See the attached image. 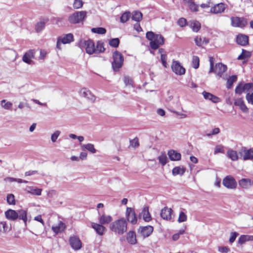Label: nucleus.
<instances>
[{
	"label": "nucleus",
	"mask_w": 253,
	"mask_h": 253,
	"mask_svg": "<svg viewBox=\"0 0 253 253\" xmlns=\"http://www.w3.org/2000/svg\"><path fill=\"white\" fill-rule=\"evenodd\" d=\"M127 223L124 218H120L112 222L109 226L110 230L116 234L123 235L127 231Z\"/></svg>",
	"instance_id": "nucleus-1"
},
{
	"label": "nucleus",
	"mask_w": 253,
	"mask_h": 253,
	"mask_svg": "<svg viewBox=\"0 0 253 253\" xmlns=\"http://www.w3.org/2000/svg\"><path fill=\"white\" fill-rule=\"evenodd\" d=\"M5 216L6 218L11 221H15L17 219L22 220L25 225L27 224V212L24 210H18L17 211L9 209L5 211Z\"/></svg>",
	"instance_id": "nucleus-2"
},
{
	"label": "nucleus",
	"mask_w": 253,
	"mask_h": 253,
	"mask_svg": "<svg viewBox=\"0 0 253 253\" xmlns=\"http://www.w3.org/2000/svg\"><path fill=\"white\" fill-rule=\"evenodd\" d=\"M146 38L150 41L151 47L155 50L164 43L163 37L161 35H155L153 32H148L146 33Z\"/></svg>",
	"instance_id": "nucleus-3"
},
{
	"label": "nucleus",
	"mask_w": 253,
	"mask_h": 253,
	"mask_svg": "<svg viewBox=\"0 0 253 253\" xmlns=\"http://www.w3.org/2000/svg\"><path fill=\"white\" fill-rule=\"evenodd\" d=\"M210 73L213 72L218 77L221 78L223 74L227 70V66L221 63H218L215 64V66H213V58L210 57Z\"/></svg>",
	"instance_id": "nucleus-4"
},
{
	"label": "nucleus",
	"mask_w": 253,
	"mask_h": 253,
	"mask_svg": "<svg viewBox=\"0 0 253 253\" xmlns=\"http://www.w3.org/2000/svg\"><path fill=\"white\" fill-rule=\"evenodd\" d=\"M113 58L112 68L114 71L118 72L123 66L124 61V56L121 52L116 51L113 53Z\"/></svg>",
	"instance_id": "nucleus-5"
},
{
	"label": "nucleus",
	"mask_w": 253,
	"mask_h": 253,
	"mask_svg": "<svg viewBox=\"0 0 253 253\" xmlns=\"http://www.w3.org/2000/svg\"><path fill=\"white\" fill-rule=\"evenodd\" d=\"M85 11H78L74 13L68 17V21L71 24H77L83 22L86 17Z\"/></svg>",
	"instance_id": "nucleus-6"
},
{
	"label": "nucleus",
	"mask_w": 253,
	"mask_h": 253,
	"mask_svg": "<svg viewBox=\"0 0 253 253\" xmlns=\"http://www.w3.org/2000/svg\"><path fill=\"white\" fill-rule=\"evenodd\" d=\"M79 46L81 48H85L86 53L89 54L94 53L95 45L93 42L90 40H81L79 42Z\"/></svg>",
	"instance_id": "nucleus-7"
},
{
	"label": "nucleus",
	"mask_w": 253,
	"mask_h": 253,
	"mask_svg": "<svg viewBox=\"0 0 253 253\" xmlns=\"http://www.w3.org/2000/svg\"><path fill=\"white\" fill-rule=\"evenodd\" d=\"M74 41V36L72 34L69 33L65 34L62 36H60L58 38L56 47L59 50L61 49V44H68Z\"/></svg>",
	"instance_id": "nucleus-8"
},
{
	"label": "nucleus",
	"mask_w": 253,
	"mask_h": 253,
	"mask_svg": "<svg viewBox=\"0 0 253 253\" xmlns=\"http://www.w3.org/2000/svg\"><path fill=\"white\" fill-rule=\"evenodd\" d=\"M222 184L226 188L229 189H235L237 186L236 180L230 175L226 176L223 179Z\"/></svg>",
	"instance_id": "nucleus-9"
},
{
	"label": "nucleus",
	"mask_w": 253,
	"mask_h": 253,
	"mask_svg": "<svg viewBox=\"0 0 253 253\" xmlns=\"http://www.w3.org/2000/svg\"><path fill=\"white\" fill-rule=\"evenodd\" d=\"M231 25L233 27L243 28L248 24L247 19L244 18L233 17L231 18Z\"/></svg>",
	"instance_id": "nucleus-10"
},
{
	"label": "nucleus",
	"mask_w": 253,
	"mask_h": 253,
	"mask_svg": "<svg viewBox=\"0 0 253 253\" xmlns=\"http://www.w3.org/2000/svg\"><path fill=\"white\" fill-rule=\"evenodd\" d=\"M69 241L71 248L73 250L78 251L81 249L82 243L78 237L74 235L70 237Z\"/></svg>",
	"instance_id": "nucleus-11"
},
{
	"label": "nucleus",
	"mask_w": 253,
	"mask_h": 253,
	"mask_svg": "<svg viewBox=\"0 0 253 253\" xmlns=\"http://www.w3.org/2000/svg\"><path fill=\"white\" fill-rule=\"evenodd\" d=\"M171 67L172 71L177 75H183L185 73V68L177 61H173Z\"/></svg>",
	"instance_id": "nucleus-12"
},
{
	"label": "nucleus",
	"mask_w": 253,
	"mask_h": 253,
	"mask_svg": "<svg viewBox=\"0 0 253 253\" xmlns=\"http://www.w3.org/2000/svg\"><path fill=\"white\" fill-rule=\"evenodd\" d=\"M127 220L131 223L134 224L137 222V217L134 211L131 208H127L126 212Z\"/></svg>",
	"instance_id": "nucleus-13"
},
{
	"label": "nucleus",
	"mask_w": 253,
	"mask_h": 253,
	"mask_svg": "<svg viewBox=\"0 0 253 253\" xmlns=\"http://www.w3.org/2000/svg\"><path fill=\"white\" fill-rule=\"evenodd\" d=\"M226 8L225 4L223 3H219L212 5L210 12L215 14H220L224 12Z\"/></svg>",
	"instance_id": "nucleus-14"
},
{
	"label": "nucleus",
	"mask_w": 253,
	"mask_h": 253,
	"mask_svg": "<svg viewBox=\"0 0 253 253\" xmlns=\"http://www.w3.org/2000/svg\"><path fill=\"white\" fill-rule=\"evenodd\" d=\"M35 53L36 51L34 49L29 50L23 56V61L28 64H32L33 62L32 59L35 58Z\"/></svg>",
	"instance_id": "nucleus-15"
},
{
	"label": "nucleus",
	"mask_w": 253,
	"mask_h": 253,
	"mask_svg": "<svg viewBox=\"0 0 253 253\" xmlns=\"http://www.w3.org/2000/svg\"><path fill=\"white\" fill-rule=\"evenodd\" d=\"M80 94L81 96L86 98L92 102L96 99L95 96L86 88H82L80 91Z\"/></svg>",
	"instance_id": "nucleus-16"
},
{
	"label": "nucleus",
	"mask_w": 253,
	"mask_h": 253,
	"mask_svg": "<svg viewBox=\"0 0 253 253\" xmlns=\"http://www.w3.org/2000/svg\"><path fill=\"white\" fill-rule=\"evenodd\" d=\"M172 212L173 211L171 208L165 207L162 209L160 215L163 219L167 220H169L172 218Z\"/></svg>",
	"instance_id": "nucleus-17"
},
{
	"label": "nucleus",
	"mask_w": 253,
	"mask_h": 253,
	"mask_svg": "<svg viewBox=\"0 0 253 253\" xmlns=\"http://www.w3.org/2000/svg\"><path fill=\"white\" fill-rule=\"evenodd\" d=\"M139 231L144 237H147L152 233L153 227L150 225L140 227Z\"/></svg>",
	"instance_id": "nucleus-18"
},
{
	"label": "nucleus",
	"mask_w": 253,
	"mask_h": 253,
	"mask_svg": "<svg viewBox=\"0 0 253 253\" xmlns=\"http://www.w3.org/2000/svg\"><path fill=\"white\" fill-rule=\"evenodd\" d=\"M239 185L243 189H248L253 184L252 181L250 178H242L238 181Z\"/></svg>",
	"instance_id": "nucleus-19"
},
{
	"label": "nucleus",
	"mask_w": 253,
	"mask_h": 253,
	"mask_svg": "<svg viewBox=\"0 0 253 253\" xmlns=\"http://www.w3.org/2000/svg\"><path fill=\"white\" fill-rule=\"evenodd\" d=\"M91 227L98 235L101 236L103 235L106 231V228L100 223L97 224L93 222L91 223Z\"/></svg>",
	"instance_id": "nucleus-20"
},
{
	"label": "nucleus",
	"mask_w": 253,
	"mask_h": 253,
	"mask_svg": "<svg viewBox=\"0 0 253 253\" xmlns=\"http://www.w3.org/2000/svg\"><path fill=\"white\" fill-rule=\"evenodd\" d=\"M202 94L205 99L211 100L213 103H218L220 101L219 98L211 93L204 91L203 92Z\"/></svg>",
	"instance_id": "nucleus-21"
},
{
	"label": "nucleus",
	"mask_w": 253,
	"mask_h": 253,
	"mask_svg": "<svg viewBox=\"0 0 253 253\" xmlns=\"http://www.w3.org/2000/svg\"><path fill=\"white\" fill-rule=\"evenodd\" d=\"M237 42L242 46H245L248 43V37L245 35L239 34L236 38Z\"/></svg>",
	"instance_id": "nucleus-22"
},
{
	"label": "nucleus",
	"mask_w": 253,
	"mask_h": 253,
	"mask_svg": "<svg viewBox=\"0 0 253 253\" xmlns=\"http://www.w3.org/2000/svg\"><path fill=\"white\" fill-rule=\"evenodd\" d=\"M66 225L62 221H60L57 225L52 227V231L56 234L62 232L64 231L66 228Z\"/></svg>",
	"instance_id": "nucleus-23"
},
{
	"label": "nucleus",
	"mask_w": 253,
	"mask_h": 253,
	"mask_svg": "<svg viewBox=\"0 0 253 253\" xmlns=\"http://www.w3.org/2000/svg\"><path fill=\"white\" fill-rule=\"evenodd\" d=\"M168 155L171 161H179L181 159V154L173 150L169 151Z\"/></svg>",
	"instance_id": "nucleus-24"
},
{
	"label": "nucleus",
	"mask_w": 253,
	"mask_h": 253,
	"mask_svg": "<svg viewBox=\"0 0 253 253\" xmlns=\"http://www.w3.org/2000/svg\"><path fill=\"white\" fill-rule=\"evenodd\" d=\"M194 41L197 46H201L204 44L209 43V41L206 38L202 37L200 36H197L195 37Z\"/></svg>",
	"instance_id": "nucleus-25"
},
{
	"label": "nucleus",
	"mask_w": 253,
	"mask_h": 253,
	"mask_svg": "<svg viewBox=\"0 0 253 253\" xmlns=\"http://www.w3.org/2000/svg\"><path fill=\"white\" fill-rule=\"evenodd\" d=\"M234 104L236 106H238L243 112L247 113L248 112V108L242 99L238 98L236 99L234 101Z\"/></svg>",
	"instance_id": "nucleus-26"
},
{
	"label": "nucleus",
	"mask_w": 253,
	"mask_h": 253,
	"mask_svg": "<svg viewBox=\"0 0 253 253\" xmlns=\"http://www.w3.org/2000/svg\"><path fill=\"white\" fill-rule=\"evenodd\" d=\"M126 240L130 244L135 245L137 242L135 233L133 231H129L127 233Z\"/></svg>",
	"instance_id": "nucleus-27"
},
{
	"label": "nucleus",
	"mask_w": 253,
	"mask_h": 253,
	"mask_svg": "<svg viewBox=\"0 0 253 253\" xmlns=\"http://www.w3.org/2000/svg\"><path fill=\"white\" fill-rule=\"evenodd\" d=\"M187 24L195 32H198L201 28V24L197 20L190 21Z\"/></svg>",
	"instance_id": "nucleus-28"
},
{
	"label": "nucleus",
	"mask_w": 253,
	"mask_h": 253,
	"mask_svg": "<svg viewBox=\"0 0 253 253\" xmlns=\"http://www.w3.org/2000/svg\"><path fill=\"white\" fill-rule=\"evenodd\" d=\"M98 220L101 224H105L110 223L112 220V217L110 215L102 214L98 217Z\"/></svg>",
	"instance_id": "nucleus-29"
},
{
	"label": "nucleus",
	"mask_w": 253,
	"mask_h": 253,
	"mask_svg": "<svg viewBox=\"0 0 253 253\" xmlns=\"http://www.w3.org/2000/svg\"><path fill=\"white\" fill-rule=\"evenodd\" d=\"M27 193L33 195L40 196L41 195L42 189L36 188L33 186H28L26 189Z\"/></svg>",
	"instance_id": "nucleus-30"
},
{
	"label": "nucleus",
	"mask_w": 253,
	"mask_h": 253,
	"mask_svg": "<svg viewBox=\"0 0 253 253\" xmlns=\"http://www.w3.org/2000/svg\"><path fill=\"white\" fill-rule=\"evenodd\" d=\"M242 152L244 154L243 156L244 161L253 159V148L249 150L244 149Z\"/></svg>",
	"instance_id": "nucleus-31"
},
{
	"label": "nucleus",
	"mask_w": 253,
	"mask_h": 253,
	"mask_svg": "<svg viewBox=\"0 0 253 253\" xmlns=\"http://www.w3.org/2000/svg\"><path fill=\"white\" fill-rule=\"evenodd\" d=\"M253 241V235H241L238 240L239 244L242 245L246 242Z\"/></svg>",
	"instance_id": "nucleus-32"
},
{
	"label": "nucleus",
	"mask_w": 253,
	"mask_h": 253,
	"mask_svg": "<svg viewBox=\"0 0 253 253\" xmlns=\"http://www.w3.org/2000/svg\"><path fill=\"white\" fill-rule=\"evenodd\" d=\"M227 156L233 161H236L239 159L237 152L232 149H230L227 151Z\"/></svg>",
	"instance_id": "nucleus-33"
},
{
	"label": "nucleus",
	"mask_w": 253,
	"mask_h": 253,
	"mask_svg": "<svg viewBox=\"0 0 253 253\" xmlns=\"http://www.w3.org/2000/svg\"><path fill=\"white\" fill-rule=\"evenodd\" d=\"M141 215L143 216V219L146 222L150 221L152 219L150 213L149 211V209L147 207H145L143 208L141 212Z\"/></svg>",
	"instance_id": "nucleus-34"
},
{
	"label": "nucleus",
	"mask_w": 253,
	"mask_h": 253,
	"mask_svg": "<svg viewBox=\"0 0 253 253\" xmlns=\"http://www.w3.org/2000/svg\"><path fill=\"white\" fill-rule=\"evenodd\" d=\"M81 149L82 150H87L91 153L94 154L96 152L93 144L91 143H88L86 144H81Z\"/></svg>",
	"instance_id": "nucleus-35"
},
{
	"label": "nucleus",
	"mask_w": 253,
	"mask_h": 253,
	"mask_svg": "<svg viewBox=\"0 0 253 253\" xmlns=\"http://www.w3.org/2000/svg\"><path fill=\"white\" fill-rule=\"evenodd\" d=\"M131 18L135 21L139 22L142 19V14L139 11H134L131 14Z\"/></svg>",
	"instance_id": "nucleus-36"
},
{
	"label": "nucleus",
	"mask_w": 253,
	"mask_h": 253,
	"mask_svg": "<svg viewBox=\"0 0 253 253\" xmlns=\"http://www.w3.org/2000/svg\"><path fill=\"white\" fill-rule=\"evenodd\" d=\"M185 171V169L183 167H176L172 170V173L174 176L178 174L182 175Z\"/></svg>",
	"instance_id": "nucleus-37"
},
{
	"label": "nucleus",
	"mask_w": 253,
	"mask_h": 253,
	"mask_svg": "<svg viewBox=\"0 0 253 253\" xmlns=\"http://www.w3.org/2000/svg\"><path fill=\"white\" fill-rule=\"evenodd\" d=\"M46 22L44 21H40L35 25V31L38 32H41L45 27Z\"/></svg>",
	"instance_id": "nucleus-38"
},
{
	"label": "nucleus",
	"mask_w": 253,
	"mask_h": 253,
	"mask_svg": "<svg viewBox=\"0 0 253 253\" xmlns=\"http://www.w3.org/2000/svg\"><path fill=\"white\" fill-rule=\"evenodd\" d=\"M237 80V76L235 75H233L230 76L227 80L226 83V87L227 88H230L232 87L233 84L234 82H236Z\"/></svg>",
	"instance_id": "nucleus-39"
},
{
	"label": "nucleus",
	"mask_w": 253,
	"mask_h": 253,
	"mask_svg": "<svg viewBox=\"0 0 253 253\" xmlns=\"http://www.w3.org/2000/svg\"><path fill=\"white\" fill-rule=\"evenodd\" d=\"M159 52L161 54V60L162 64L165 67H166L167 65V55L165 53V51L163 48H160L159 49Z\"/></svg>",
	"instance_id": "nucleus-40"
},
{
	"label": "nucleus",
	"mask_w": 253,
	"mask_h": 253,
	"mask_svg": "<svg viewBox=\"0 0 253 253\" xmlns=\"http://www.w3.org/2000/svg\"><path fill=\"white\" fill-rule=\"evenodd\" d=\"M159 163L162 165L165 166L168 162V160L167 155L165 152H163L158 157Z\"/></svg>",
	"instance_id": "nucleus-41"
},
{
	"label": "nucleus",
	"mask_w": 253,
	"mask_h": 253,
	"mask_svg": "<svg viewBox=\"0 0 253 253\" xmlns=\"http://www.w3.org/2000/svg\"><path fill=\"white\" fill-rule=\"evenodd\" d=\"M251 56L250 52L245 49H242V53L238 57V60H245L249 58Z\"/></svg>",
	"instance_id": "nucleus-42"
},
{
	"label": "nucleus",
	"mask_w": 253,
	"mask_h": 253,
	"mask_svg": "<svg viewBox=\"0 0 253 253\" xmlns=\"http://www.w3.org/2000/svg\"><path fill=\"white\" fill-rule=\"evenodd\" d=\"M105 50V48L103 46V42H98L96 45L95 47V50L94 53H98L103 52Z\"/></svg>",
	"instance_id": "nucleus-43"
},
{
	"label": "nucleus",
	"mask_w": 253,
	"mask_h": 253,
	"mask_svg": "<svg viewBox=\"0 0 253 253\" xmlns=\"http://www.w3.org/2000/svg\"><path fill=\"white\" fill-rule=\"evenodd\" d=\"M224 146L221 144H218L215 146L214 150V154L216 155L218 153H224Z\"/></svg>",
	"instance_id": "nucleus-44"
},
{
	"label": "nucleus",
	"mask_w": 253,
	"mask_h": 253,
	"mask_svg": "<svg viewBox=\"0 0 253 253\" xmlns=\"http://www.w3.org/2000/svg\"><path fill=\"white\" fill-rule=\"evenodd\" d=\"M200 60L197 56H193L192 60V66L195 69H197L199 66Z\"/></svg>",
	"instance_id": "nucleus-45"
},
{
	"label": "nucleus",
	"mask_w": 253,
	"mask_h": 253,
	"mask_svg": "<svg viewBox=\"0 0 253 253\" xmlns=\"http://www.w3.org/2000/svg\"><path fill=\"white\" fill-rule=\"evenodd\" d=\"M131 14L130 12H126L124 13L120 18L121 22L122 23L126 22L130 17Z\"/></svg>",
	"instance_id": "nucleus-46"
},
{
	"label": "nucleus",
	"mask_w": 253,
	"mask_h": 253,
	"mask_svg": "<svg viewBox=\"0 0 253 253\" xmlns=\"http://www.w3.org/2000/svg\"><path fill=\"white\" fill-rule=\"evenodd\" d=\"M1 106L5 109L8 110L11 109L12 103L9 101L6 102V100L3 99L1 101Z\"/></svg>",
	"instance_id": "nucleus-47"
},
{
	"label": "nucleus",
	"mask_w": 253,
	"mask_h": 253,
	"mask_svg": "<svg viewBox=\"0 0 253 253\" xmlns=\"http://www.w3.org/2000/svg\"><path fill=\"white\" fill-rule=\"evenodd\" d=\"M91 31L98 34H104L106 32V29L102 27L93 28L91 29Z\"/></svg>",
	"instance_id": "nucleus-48"
},
{
	"label": "nucleus",
	"mask_w": 253,
	"mask_h": 253,
	"mask_svg": "<svg viewBox=\"0 0 253 253\" xmlns=\"http://www.w3.org/2000/svg\"><path fill=\"white\" fill-rule=\"evenodd\" d=\"M129 143V146L133 148H137L139 146V140L137 137H135L134 139L130 140Z\"/></svg>",
	"instance_id": "nucleus-49"
},
{
	"label": "nucleus",
	"mask_w": 253,
	"mask_h": 253,
	"mask_svg": "<svg viewBox=\"0 0 253 253\" xmlns=\"http://www.w3.org/2000/svg\"><path fill=\"white\" fill-rule=\"evenodd\" d=\"M120 43V40L118 38L112 39L109 41V43L110 46L114 47H117Z\"/></svg>",
	"instance_id": "nucleus-50"
},
{
	"label": "nucleus",
	"mask_w": 253,
	"mask_h": 253,
	"mask_svg": "<svg viewBox=\"0 0 253 253\" xmlns=\"http://www.w3.org/2000/svg\"><path fill=\"white\" fill-rule=\"evenodd\" d=\"M187 215L183 211H180L179 214L178 221L179 222H185L187 220Z\"/></svg>",
	"instance_id": "nucleus-51"
},
{
	"label": "nucleus",
	"mask_w": 253,
	"mask_h": 253,
	"mask_svg": "<svg viewBox=\"0 0 253 253\" xmlns=\"http://www.w3.org/2000/svg\"><path fill=\"white\" fill-rule=\"evenodd\" d=\"M7 202L8 204L9 205H15V201L14 196L12 194L7 195Z\"/></svg>",
	"instance_id": "nucleus-52"
},
{
	"label": "nucleus",
	"mask_w": 253,
	"mask_h": 253,
	"mask_svg": "<svg viewBox=\"0 0 253 253\" xmlns=\"http://www.w3.org/2000/svg\"><path fill=\"white\" fill-rule=\"evenodd\" d=\"M253 83H247L245 84L243 86V89L244 90V92H248L250 91V90H253Z\"/></svg>",
	"instance_id": "nucleus-53"
},
{
	"label": "nucleus",
	"mask_w": 253,
	"mask_h": 253,
	"mask_svg": "<svg viewBox=\"0 0 253 253\" xmlns=\"http://www.w3.org/2000/svg\"><path fill=\"white\" fill-rule=\"evenodd\" d=\"M213 5L211 0H208L205 3H203L200 4V7L202 8H208L211 7Z\"/></svg>",
	"instance_id": "nucleus-54"
},
{
	"label": "nucleus",
	"mask_w": 253,
	"mask_h": 253,
	"mask_svg": "<svg viewBox=\"0 0 253 253\" xmlns=\"http://www.w3.org/2000/svg\"><path fill=\"white\" fill-rule=\"evenodd\" d=\"M83 4V2L82 0H74L73 7L74 8L79 9L82 7Z\"/></svg>",
	"instance_id": "nucleus-55"
},
{
	"label": "nucleus",
	"mask_w": 253,
	"mask_h": 253,
	"mask_svg": "<svg viewBox=\"0 0 253 253\" xmlns=\"http://www.w3.org/2000/svg\"><path fill=\"white\" fill-rule=\"evenodd\" d=\"M60 131L59 130H56L51 136V140L52 142H55L58 136L60 134Z\"/></svg>",
	"instance_id": "nucleus-56"
},
{
	"label": "nucleus",
	"mask_w": 253,
	"mask_h": 253,
	"mask_svg": "<svg viewBox=\"0 0 253 253\" xmlns=\"http://www.w3.org/2000/svg\"><path fill=\"white\" fill-rule=\"evenodd\" d=\"M8 231V227L6 222L2 221L0 222V231L6 232Z\"/></svg>",
	"instance_id": "nucleus-57"
},
{
	"label": "nucleus",
	"mask_w": 253,
	"mask_h": 253,
	"mask_svg": "<svg viewBox=\"0 0 253 253\" xmlns=\"http://www.w3.org/2000/svg\"><path fill=\"white\" fill-rule=\"evenodd\" d=\"M248 102L253 105V92H248L246 96Z\"/></svg>",
	"instance_id": "nucleus-58"
},
{
	"label": "nucleus",
	"mask_w": 253,
	"mask_h": 253,
	"mask_svg": "<svg viewBox=\"0 0 253 253\" xmlns=\"http://www.w3.org/2000/svg\"><path fill=\"white\" fill-rule=\"evenodd\" d=\"M124 82L126 85L132 86L133 81L132 79L128 76H125L124 78Z\"/></svg>",
	"instance_id": "nucleus-59"
},
{
	"label": "nucleus",
	"mask_w": 253,
	"mask_h": 253,
	"mask_svg": "<svg viewBox=\"0 0 253 253\" xmlns=\"http://www.w3.org/2000/svg\"><path fill=\"white\" fill-rule=\"evenodd\" d=\"M190 9L194 12L198 11V5L196 4L193 1L189 5Z\"/></svg>",
	"instance_id": "nucleus-60"
},
{
	"label": "nucleus",
	"mask_w": 253,
	"mask_h": 253,
	"mask_svg": "<svg viewBox=\"0 0 253 253\" xmlns=\"http://www.w3.org/2000/svg\"><path fill=\"white\" fill-rule=\"evenodd\" d=\"M238 235H239V234L236 232H232L231 233L230 237L229 238V242L231 244L233 243L235 241L236 237Z\"/></svg>",
	"instance_id": "nucleus-61"
},
{
	"label": "nucleus",
	"mask_w": 253,
	"mask_h": 253,
	"mask_svg": "<svg viewBox=\"0 0 253 253\" xmlns=\"http://www.w3.org/2000/svg\"><path fill=\"white\" fill-rule=\"evenodd\" d=\"M235 91L236 93L239 94H241L243 92H244L242 84H239L238 85L236 86Z\"/></svg>",
	"instance_id": "nucleus-62"
},
{
	"label": "nucleus",
	"mask_w": 253,
	"mask_h": 253,
	"mask_svg": "<svg viewBox=\"0 0 253 253\" xmlns=\"http://www.w3.org/2000/svg\"><path fill=\"white\" fill-rule=\"evenodd\" d=\"M31 101L35 104H38L40 106H43L45 107H47V104L46 103H42L40 102L39 100L36 99H32Z\"/></svg>",
	"instance_id": "nucleus-63"
},
{
	"label": "nucleus",
	"mask_w": 253,
	"mask_h": 253,
	"mask_svg": "<svg viewBox=\"0 0 253 253\" xmlns=\"http://www.w3.org/2000/svg\"><path fill=\"white\" fill-rule=\"evenodd\" d=\"M177 23L180 27H184L187 23L186 20L184 18H181L178 20Z\"/></svg>",
	"instance_id": "nucleus-64"
}]
</instances>
